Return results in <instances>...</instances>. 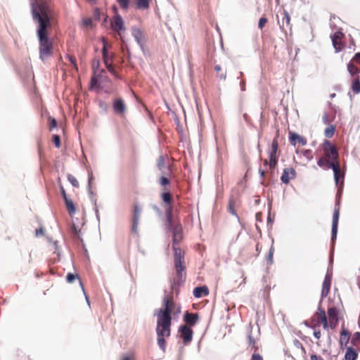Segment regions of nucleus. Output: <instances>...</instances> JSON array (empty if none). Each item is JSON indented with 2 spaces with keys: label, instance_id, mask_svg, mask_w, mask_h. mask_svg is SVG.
<instances>
[{
  "label": "nucleus",
  "instance_id": "52",
  "mask_svg": "<svg viewBox=\"0 0 360 360\" xmlns=\"http://www.w3.org/2000/svg\"><path fill=\"white\" fill-rule=\"evenodd\" d=\"M333 146V144H332L330 141L328 139H324L322 143L323 153H326V151L328 152V149L330 148Z\"/></svg>",
  "mask_w": 360,
  "mask_h": 360
},
{
  "label": "nucleus",
  "instance_id": "62",
  "mask_svg": "<svg viewBox=\"0 0 360 360\" xmlns=\"http://www.w3.org/2000/svg\"><path fill=\"white\" fill-rule=\"evenodd\" d=\"M101 43L103 44L102 49H105L106 51H108L109 49L111 48V45L108 44V41L105 37H103L101 39Z\"/></svg>",
  "mask_w": 360,
  "mask_h": 360
},
{
  "label": "nucleus",
  "instance_id": "30",
  "mask_svg": "<svg viewBox=\"0 0 360 360\" xmlns=\"http://www.w3.org/2000/svg\"><path fill=\"white\" fill-rule=\"evenodd\" d=\"M328 319L339 321L338 310L335 307H329L327 310Z\"/></svg>",
  "mask_w": 360,
  "mask_h": 360
},
{
  "label": "nucleus",
  "instance_id": "7",
  "mask_svg": "<svg viewBox=\"0 0 360 360\" xmlns=\"http://www.w3.org/2000/svg\"><path fill=\"white\" fill-rule=\"evenodd\" d=\"M172 302V299L168 295H165L164 297L162 302V307L156 309L154 312V316L166 318H172V309L171 306Z\"/></svg>",
  "mask_w": 360,
  "mask_h": 360
},
{
  "label": "nucleus",
  "instance_id": "19",
  "mask_svg": "<svg viewBox=\"0 0 360 360\" xmlns=\"http://www.w3.org/2000/svg\"><path fill=\"white\" fill-rule=\"evenodd\" d=\"M102 82V75L94 73V75L91 78L89 84V89H100L101 88Z\"/></svg>",
  "mask_w": 360,
  "mask_h": 360
},
{
  "label": "nucleus",
  "instance_id": "49",
  "mask_svg": "<svg viewBox=\"0 0 360 360\" xmlns=\"http://www.w3.org/2000/svg\"><path fill=\"white\" fill-rule=\"evenodd\" d=\"M68 179L73 187L78 188L79 182L77 179L72 174H68Z\"/></svg>",
  "mask_w": 360,
  "mask_h": 360
},
{
  "label": "nucleus",
  "instance_id": "16",
  "mask_svg": "<svg viewBox=\"0 0 360 360\" xmlns=\"http://www.w3.org/2000/svg\"><path fill=\"white\" fill-rule=\"evenodd\" d=\"M278 136L279 134L278 133L276 137L272 140L271 146L267 150L269 160L278 159V155H277L278 152Z\"/></svg>",
  "mask_w": 360,
  "mask_h": 360
},
{
  "label": "nucleus",
  "instance_id": "60",
  "mask_svg": "<svg viewBox=\"0 0 360 360\" xmlns=\"http://www.w3.org/2000/svg\"><path fill=\"white\" fill-rule=\"evenodd\" d=\"M112 75L117 79H122V76L116 71L115 66L112 68V70H108Z\"/></svg>",
  "mask_w": 360,
  "mask_h": 360
},
{
  "label": "nucleus",
  "instance_id": "22",
  "mask_svg": "<svg viewBox=\"0 0 360 360\" xmlns=\"http://www.w3.org/2000/svg\"><path fill=\"white\" fill-rule=\"evenodd\" d=\"M344 360H356L358 358V352L353 346L346 347Z\"/></svg>",
  "mask_w": 360,
  "mask_h": 360
},
{
  "label": "nucleus",
  "instance_id": "11",
  "mask_svg": "<svg viewBox=\"0 0 360 360\" xmlns=\"http://www.w3.org/2000/svg\"><path fill=\"white\" fill-rule=\"evenodd\" d=\"M351 338V334L349 330L345 327V325L342 324L341 327L340 331V337L339 340L340 347L342 350H344L346 347H347V344L349 342Z\"/></svg>",
  "mask_w": 360,
  "mask_h": 360
},
{
  "label": "nucleus",
  "instance_id": "12",
  "mask_svg": "<svg viewBox=\"0 0 360 360\" xmlns=\"http://www.w3.org/2000/svg\"><path fill=\"white\" fill-rule=\"evenodd\" d=\"M110 27L115 32H123L125 30L124 20L119 13H116L113 16V21L110 22Z\"/></svg>",
  "mask_w": 360,
  "mask_h": 360
},
{
  "label": "nucleus",
  "instance_id": "59",
  "mask_svg": "<svg viewBox=\"0 0 360 360\" xmlns=\"http://www.w3.org/2000/svg\"><path fill=\"white\" fill-rule=\"evenodd\" d=\"M67 58L68 59L69 62L71 63V65L75 68H77V64L76 58L72 56V55H67Z\"/></svg>",
  "mask_w": 360,
  "mask_h": 360
},
{
  "label": "nucleus",
  "instance_id": "38",
  "mask_svg": "<svg viewBox=\"0 0 360 360\" xmlns=\"http://www.w3.org/2000/svg\"><path fill=\"white\" fill-rule=\"evenodd\" d=\"M71 233L75 239L80 240V238H82L81 229L75 224H72L71 226Z\"/></svg>",
  "mask_w": 360,
  "mask_h": 360
},
{
  "label": "nucleus",
  "instance_id": "10",
  "mask_svg": "<svg viewBox=\"0 0 360 360\" xmlns=\"http://www.w3.org/2000/svg\"><path fill=\"white\" fill-rule=\"evenodd\" d=\"M101 54L105 68L107 70H112V68L115 66L113 61L115 58V53H110L109 51H106L105 49H102Z\"/></svg>",
  "mask_w": 360,
  "mask_h": 360
},
{
  "label": "nucleus",
  "instance_id": "42",
  "mask_svg": "<svg viewBox=\"0 0 360 360\" xmlns=\"http://www.w3.org/2000/svg\"><path fill=\"white\" fill-rule=\"evenodd\" d=\"M141 210V207L139 205L136 204L134 206V213H133L132 221H139Z\"/></svg>",
  "mask_w": 360,
  "mask_h": 360
},
{
  "label": "nucleus",
  "instance_id": "36",
  "mask_svg": "<svg viewBox=\"0 0 360 360\" xmlns=\"http://www.w3.org/2000/svg\"><path fill=\"white\" fill-rule=\"evenodd\" d=\"M335 125L334 124H330L328 127H327L324 130V135L327 138H332L335 132Z\"/></svg>",
  "mask_w": 360,
  "mask_h": 360
},
{
  "label": "nucleus",
  "instance_id": "2",
  "mask_svg": "<svg viewBox=\"0 0 360 360\" xmlns=\"http://www.w3.org/2000/svg\"><path fill=\"white\" fill-rule=\"evenodd\" d=\"M338 150L333 145L328 151L324 153V157H321L317 160V165L324 170L332 169L335 184L339 183L340 178L342 177L341 172H346V169H341L338 162Z\"/></svg>",
  "mask_w": 360,
  "mask_h": 360
},
{
  "label": "nucleus",
  "instance_id": "37",
  "mask_svg": "<svg viewBox=\"0 0 360 360\" xmlns=\"http://www.w3.org/2000/svg\"><path fill=\"white\" fill-rule=\"evenodd\" d=\"M272 207V200L268 202V216L266 219V226H271L274 221V217L271 215V210Z\"/></svg>",
  "mask_w": 360,
  "mask_h": 360
},
{
  "label": "nucleus",
  "instance_id": "9",
  "mask_svg": "<svg viewBox=\"0 0 360 360\" xmlns=\"http://www.w3.org/2000/svg\"><path fill=\"white\" fill-rule=\"evenodd\" d=\"M178 332L182 339L184 345H188L193 340V330L187 325H181L179 327Z\"/></svg>",
  "mask_w": 360,
  "mask_h": 360
},
{
  "label": "nucleus",
  "instance_id": "26",
  "mask_svg": "<svg viewBox=\"0 0 360 360\" xmlns=\"http://www.w3.org/2000/svg\"><path fill=\"white\" fill-rule=\"evenodd\" d=\"M77 279L79 281V285L82 288V292H84V288L83 283H82L80 278L79 277V276L77 274L69 272L66 275V281L68 283H72Z\"/></svg>",
  "mask_w": 360,
  "mask_h": 360
},
{
  "label": "nucleus",
  "instance_id": "55",
  "mask_svg": "<svg viewBox=\"0 0 360 360\" xmlns=\"http://www.w3.org/2000/svg\"><path fill=\"white\" fill-rule=\"evenodd\" d=\"M312 150L311 149H304L302 150V155L305 157L307 160L310 161L313 159V156L311 155Z\"/></svg>",
  "mask_w": 360,
  "mask_h": 360
},
{
  "label": "nucleus",
  "instance_id": "27",
  "mask_svg": "<svg viewBox=\"0 0 360 360\" xmlns=\"http://www.w3.org/2000/svg\"><path fill=\"white\" fill-rule=\"evenodd\" d=\"M354 63L351 60L347 64V69L351 77L357 76L360 73V68L356 67Z\"/></svg>",
  "mask_w": 360,
  "mask_h": 360
},
{
  "label": "nucleus",
  "instance_id": "43",
  "mask_svg": "<svg viewBox=\"0 0 360 360\" xmlns=\"http://www.w3.org/2000/svg\"><path fill=\"white\" fill-rule=\"evenodd\" d=\"M158 183L161 186L166 187L170 185L171 181L167 176L162 175L159 179Z\"/></svg>",
  "mask_w": 360,
  "mask_h": 360
},
{
  "label": "nucleus",
  "instance_id": "21",
  "mask_svg": "<svg viewBox=\"0 0 360 360\" xmlns=\"http://www.w3.org/2000/svg\"><path fill=\"white\" fill-rule=\"evenodd\" d=\"M193 295L195 298H200L209 295V289L206 285H200L194 288Z\"/></svg>",
  "mask_w": 360,
  "mask_h": 360
},
{
  "label": "nucleus",
  "instance_id": "5",
  "mask_svg": "<svg viewBox=\"0 0 360 360\" xmlns=\"http://www.w3.org/2000/svg\"><path fill=\"white\" fill-rule=\"evenodd\" d=\"M160 198L162 201L166 205L164 221L169 222V220L175 219L173 214V206L172 205V197L171 193L166 188H164V191L161 193Z\"/></svg>",
  "mask_w": 360,
  "mask_h": 360
},
{
  "label": "nucleus",
  "instance_id": "63",
  "mask_svg": "<svg viewBox=\"0 0 360 360\" xmlns=\"http://www.w3.org/2000/svg\"><path fill=\"white\" fill-rule=\"evenodd\" d=\"M332 274L327 272L325 275L323 283L331 285Z\"/></svg>",
  "mask_w": 360,
  "mask_h": 360
},
{
  "label": "nucleus",
  "instance_id": "53",
  "mask_svg": "<svg viewBox=\"0 0 360 360\" xmlns=\"http://www.w3.org/2000/svg\"><path fill=\"white\" fill-rule=\"evenodd\" d=\"M358 341H360V332H355L354 334H353V336H352V340H351V343L352 345V346H356V342Z\"/></svg>",
  "mask_w": 360,
  "mask_h": 360
},
{
  "label": "nucleus",
  "instance_id": "6",
  "mask_svg": "<svg viewBox=\"0 0 360 360\" xmlns=\"http://www.w3.org/2000/svg\"><path fill=\"white\" fill-rule=\"evenodd\" d=\"M260 335V328L257 323L252 325L251 323L249 324L247 329V338L248 340V346L257 350L258 347L256 345V340Z\"/></svg>",
  "mask_w": 360,
  "mask_h": 360
},
{
  "label": "nucleus",
  "instance_id": "29",
  "mask_svg": "<svg viewBox=\"0 0 360 360\" xmlns=\"http://www.w3.org/2000/svg\"><path fill=\"white\" fill-rule=\"evenodd\" d=\"M64 203L65 205L66 209L70 215V217H72L73 214L76 212V206L74 203V202L71 199H68L65 201H64Z\"/></svg>",
  "mask_w": 360,
  "mask_h": 360
},
{
  "label": "nucleus",
  "instance_id": "4",
  "mask_svg": "<svg viewBox=\"0 0 360 360\" xmlns=\"http://www.w3.org/2000/svg\"><path fill=\"white\" fill-rule=\"evenodd\" d=\"M157 326L155 329L157 336H170L172 318L161 316H157Z\"/></svg>",
  "mask_w": 360,
  "mask_h": 360
},
{
  "label": "nucleus",
  "instance_id": "44",
  "mask_svg": "<svg viewBox=\"0 0 360 360\" xmlns=\"http://www.w3.org/2000/svg\"><path fill=\"white\" fill-rule=\"evenodd\" d=\"M338 226H332L331 227V245H334V243L337 239L338 236Z\"/></svg>",
  "mask_w": 360,
  "mask_h": 360
},
{
  "label": "nucleus",
  "instance_id": "28",
  "mask_svg": "<svg viewBox=\"0 0 360 360\" xmlns=\"http://www.w3.org/2000/svg\"><path fill=\"white\" fill-rule=\"evenodd\" d=\"M350 89L354 95L360 94V78L359 76L352 80Z\"/></svg>",
  "mask_w": 360,
  "mask_h": 360
},
{
  "label": "nucleus",
  "instance_id": "20",
  "mask_svg": "<svg viewBox=\"0 0 360 360\" xmlns=\"http://www.w3.org/2000/svg\"><path fill=\"white\" fill-rule=\"evenodd\" d=\"M131 34L134 38V40L140 46L141 49L144 52V44L142 42L143 32L141 29L138 27H133L131 30Z\"/></svg>",
  "mask_w": 360,
  "mask_h": 360
},
{
  "label": "nucleus",
  "instance_id": "45",
  "mask_svg": "<svg viewBox=\"0 0 360 360\" xmlns=\"http://www.w3.org/2000/svg\"><path fill=\"white\" fill-rule=\"evenodd\" d=\"M52 141L56 148H59L61 146L60 136L58 134H53Z\"/></svg>",
  "mask_w": 360,
  "mask_h": 360
},
{
  "label": "nucleus",
  "instance_id": "54",
  "mask_svg": "<svg viewBox=\"0 0 360 360\" xmlns=\"http://www.w3.org/2000/svg\"><path fill=\"white\" fill-rule=\"evenodd\" d=\"M99 67H100V60L98 58H95L93 60V63H92L93 72L96 73L97 71L99 70Z\"/></svg>",
  "mask_w": 360,
  "mask_h": 360
},
{
  "label": "nucleus",
  "instance_id": "13",
  "mask_svg": "<svg viewBox=\"0 0 360 360\" xmlns=\"http://www.w3.org/2000/svg\"><path fill=\"white\" fill-rule=\"evenodd\" d=\"M288 139L292 146H295L297 143L304 146L307 143V139L304 136L295 131H289Z\"/></svg>",
  "mask_w": 360,
  "mask_h": 360
},
{
  "label": "nucleus",
  "instance_id": "35",
  "mask_svg": "<svg viewBox=\"0 0 360 360\" xmlns=\"http://www.w3.org/2000/svg\"><path fill=\"white\" fill-rule=\"evenodd\" d=\"M278 159H273V160H264V166L269 167V170H275L278 165Z\"/></svg>",
  "mask_w": 360,
  "mask_h": 360
},
{
  "label": "nucleus",
  "instance_id": "56",
  "mask_svg": "<svg viewBox=\"0 0 360 360\" xmlns=\"http://www.w3.org/2000/svg\"><path fill=\"white\" fill-rule=\"evenodd\" d=\"M82 23L84 26L88 27H93L94 26L93 20L91 18H83Z\"/></svg>",
  "mask_w": 360,
  "mask_h": 360
},
{
  "label": "nucleus",
  "instance_id": "23",
  "mask_svg": "<svg viewBox=\"0 0 360 360\" xmlns=\"http://www.w3.org/2000/svg\"><path fill=\"white\" fill-rule=\"evenodd\" d=\"M345 173H346L345 171H343V172H341V174L343 176H342V177L340 178L338 184L337 185L335 184V186L338 187L336 196H335V201L338 200H340V198L342 197V192H343V188H344V181H345Z\"/></svg>",
  "mask_w": 360,
  "mask_h": 360
},
{
  "label": "nucleus",
  "instance_id": "3",
  "mask_svg": "<svg viewBox=\"0 0 360 360\" xmlns=\"http://www.w3.org/2000/svg\"><path fill=\"white\" fill-rule=\"evenodd\" d=\"M165 229L167 233H171L172 234V249L179 248L178 247L179 243L182 239V226L181 223L177 219H172L164 221Z\"/></svg>",
  "mask_w": 360,
  "mask_h": 360
},
{
  "label": "nucleus",
  "instance_id": "61",
  "mask_svg": "<svg viewBox=\"0 0 360 360\" xmlns=\"http://www.w3.org/2000/svg\"><path fill=\"white\" fill-rule=\"evenodd\" d=\"M50 124H49V129L50 130H53V129H56L58 126L57 121L53 117H49Z\"/></svg>",
  "mask_w": 360,
  "mask_h": 360
},
{
  "label": "nucleus",
  "instance_id": "8",
  "mask_svg": "<svg viewBox=\"0 0 360 360\" xmlns=\"http://www.w3.org/2000/svg\"><path fill=\"white\" fill-rule=\"evenodd\" d=\"M176 269V278L171 281V289L176 293L179 292V288L186 281V266L177 267Z\"/></svg>",
  "mask_w": 360,
  "mask_h": 360
},
{
  "label": "nucleus",
  "instance_id": "48",
  "mask_svg": "<svg viewBox=\"0 0 360 360\" xmlns=\"http://www.w3.org/2000/svg\"><path fill=\"white\" fill-rule=\"evenodd\" d=\"M90 200H91V202L94 204V205L95 206L94 212L96 214V219L99 224L100 223V216H99L98 209L97 207V200H96V198H91V199H90Z\"/></svg>",
  "mask_w": 360,
  "mask_h": 360
},
{
  "label": "nucleus",
  "instance_id": "1",
  "mask_svg": "<svg viewBox=\"0 0 360 360\" xmlns=\"http://www.w3.org/2000/svg\"><path fill=\"white\" fill-rule=\"evenodd\" d=\"M31 13L37 23V37L39 41V58L44 62L53 54V44L47 29L51 26V10L45 0H30Z\"/></svg>",
  "mask_w": 360,
  "mask_h": 360
},
{
  "label": "nucleus",
  "instance_id": "50",
  "mask_svg": "<svg viewBox=\"0 0 360 360\" xmlns=\"http://www.w3.org/2000/svg\"><path fill=\"white\" fill-rule=\"evenodd\" d=\"M157 167L158 169L161 170L165 167V158L163 155L159 156L158 160H157Z\"/></svg>",
  "mask_w": 360,
  "mask_h": 360
},
{
  "label": "nucleus",
  "instance_id": "24",
  "mask_svg": "<svg viewBox=\"0 0 360 360\" xmlns=\"http://www.w3.org/2000/svg\"><path fill=\"white\" fill-rule=\"evenodd\" d=\"M340 217V200H336L333 214L332 226H338Z\"/></svg>",
  "mask_w": 360,
  "mask_h": 360
},
{
  "label": "nucleus",
  "instance_id": "34",
  "mask_svg": "<svg viewBox=\"0 0 360 360\" xmlns=\"http://www.w3.org/2000/svg\"><path fill=\"white\" fill-rule=\"evenodd\" d=\"M151 0H136V6L138 9L145 10L150 7Z\"/></svg>",
  "mask_w": 360,
  "mask_h": 360
},
{
  "label": "nucleus",
  "instance_id": "31",
  "mask_svg": "<svg viewBox=\"0 0 360 360\" xmlns=\"http://www.w3.org/2000/svg\"><path fill=\"white\" fill-rule=\"evenodd\" d=\"M243 72L239 71L238 75H236V79L239 81V86L241 91H246V81L244 78H243Z\"/></svg>",
  "mask_w": 360,
  "mask_h": 360
},
{
  "label": "nucleus",
  "instance_id": "46",
  "mask_svg": "<svg viewBox=\"0 0 360 360\" xmlns=\"http://www.w3.org/2000/svg\"><path fill=\"white\" fill-rule=\"evenodd\" d=\"M229 210L231 214L236 216L238 219H239V217L237 214V212L235 210V203H234L233 200H232L231 199L229 200Z\"/></svg>",
  "mask_w": 360,
  "mask_h": 360
},
{
  "label": "nucleus",
  "instance_id": "25",
  "mask_svg": "<svg viewBox=\"0 0 360 360\" xmlns=\"http://www.w3.org/2000/svg\"><path fill=\"white\" fill-rule=\"evenodd\" d=\"M321 300L319 301V304L317 309V311L315 315L319 316V321L317 323V326L321 325V323L328 320L325 310L321 306Z\"/></svg>",
  "mask_w": 360,
  "mask_h": 360
},
{
  "label": "nucleus",
  "instance_id": "51",
  "mask_svg": "<svg viewBox=\"0 0 360 360\" xmlns=\"http://www.w3.org/2000/svg\"><path fill=\"white\" fill-rule=\"evenodd\" d=\"M344 37V33L339 30L334 32L333 34L330 35V39L333 38L334 39L341 41V39Z\"/></svg>",
  "mask_w": 360,
  "mask_h": 360
},
{
  "label": "nucleus",
  "instance_id": "14",
  "mask_svg": "<svg viewBox=\"0 0 360 360\" xmlns=\"http://www.w3.org/2000/svg\"><path fill=\"white\" fill-rule=\"evenodd\" d=\"M200 316L198 313H192L189 311H186L183 315V321L188 324V327L194 326L199 321Z\"/></svg>",
  "mask_w": 360,
  "mask_h": 360
},
{
  "label": "nucleus",
  "instance_id": "41",
  "mask_svg": "<svg viewBox=\"0 0 360 360\" xmlns=\"http://www.w3.org/2000/svg\"><path fill=\"white\" fill-rule=\"evenodd\" d=\"M330 285H329V284H325V283H322V288H321V300L322 301V300L325 297H326L330 292Z\"/></svg>",
  "mask_w": 360,
  "mask_h": 360
},
{
  "label": "nucleus",
  "instance_id": "58",
  "mask_svg": "<svg viewBox=\"0 0 360 360\" xmlns=\"http://www.w3.org/2000/svg\"><path fill=\"white\" fill-rule=\"evenodd\" d=\"M34 233H35V237H37V238H39L40 236H44V233H45V231H44V227L43 226H40L39 228L36 229L35 231H34Z\"/></svg>",
  "mask_w": 360,
  "mask_h": 360
},
{
  "label": "nucleus",
  "instance_id": "18",
  "mask_svg": "<svg viewBox=\"0 0 360 360\" xmlns=\"http://www.w3.org/2000/svg\"><path fill=\"white\" fill-rule=\"evenodd\" d=\"M112 108L116 114H124L126 110V105L122 98L115 99L112 103Z\"/></svg>",
  "mask_w": 360,
  "mask_h": 360
},
{
  "label": "nucleus",
  "instance_id": "33",
  "mask_svg": "<svg viewBox=\"0 0 360 360\" xmlns=\"http://www.w3.org/2000/svg\"><path fill=\"white\" fill-rule=\"evenodd\" d=\"M94 180V176L92 173H89L88 174V184H87V189H88V193L89 195V198L91 199V198H95V193L92 191V181Z\"/></svg>",
  "mask_w": 360,
  "mask_h": 360
},
{
  "label": "nucleus",
  "instance_id": "47",
  "mask_svg": "<svg viewBox=\"0 0 360 360\" xmlns=\"http://www.w3.org/2000/svg\"><path fill=\"white\" fill-rule=\"evenodd\" d=\"M123 10H127L129 7L130 0H116Z\"/></svg>",
  "mask_w": 360,
  "mask_h": 360
},
{
  "label": "nucleus",
  "instance_id": "57",
  "mask_svg": "<svg viewBox=\"0 0 360 360\" xmlns=\"http://www.w3.org/2000/svg\"><path fill=\"white\" fill-rule=\"evenodd\" d=\"M267 18L264 16L261 17L258 22V28L262 30L265 26V24L267 22Z\"/></svg>",
  "mask_w": 360,
  "mask_h": 360
},
{
  "label": "nucleus",
  "instance_id": "39",
  "mask_svg": "<svg viewBox=\"0 0 360 360\" xmlns=\"http://www.w3.org/2000/svg\"><path fill=\"white\" fill-rule=\"evenodd\" d=\"M165 338H166L165 336H157L158 345L160 349L163 352H165V351H166L167 342H166Z\"/></svg>",
  "mask_w": 360,
  "mask_h": 360
},
{
  "label": "nucleus",
  "instance_id": "17",
  "mask_svg": "<svg viewBox=\"0 0 360 360\" xmlns=\"http://www.w3.org/2000/svg\"><path fill=\"white\" fill-rule=\"evenodd\" d=\"M184 261V253L181 248H174V268L186 266Z\"/></svg>",
  "mask_w": 360,
  "mask_h": 360
},
{
  "label": "nucleus",
  "instance_id": "40",
  "mask_svg": "<svg viewBox=\"0 0 360 360\" xmlns=\"http://www.w3.org/2000/svg\"><path fill=\"white\" fill-rule=\"evenodd\" d=\"M331 41H332L333 46L335 50V53H339V52L342 51V50L344 48V45L341 41H338V40H336V39H334L333 38H332Z\"/></svg>",
  "mask_w": 360,
  "mask_h": 360
},
{
  "label": "nucleus",
  "instance_id": "64",
  "mask_svg": "<svg viewBox=\"0 0 360 360\" xmlns=\"http://www.w3.org/2000/svg\"><path fill=\"white\" fill-rule=\"evenodd\" d=\"M352 61L360 65V52H357L354 55Z\"/></svg>",
  "mask_w": 360,
  "mask_h": 360
},
{
  "label": "nucleus",
  "instance_id": "15",
  "mask_svg": "<svg viewBox=\"0 0 360 360\" xmlns=\"http://www.w3.org/2000/svg\"><path fill=\"white\" fill-rule=\"evenodd\" d=\"M297 173L294 168L286 167L283 169V174L281 176V181L283 184L287 185L290 183L291 179L296 177Z\"/></svg>",
  "mask_w": 360,
  "mask_h": 360
},
{
  "label": "nucleus",
  "instance_id": "32",
  "mask_svg": "<svg viewBox=\"0 0 360 360\" xmlns=\"http://www.w3.org/2000/svg\"><path fill=\"white\" fill-rule=\"evenodd\" d=\"M274 238H271V245L269 248V252L266 257V263L269 265H271L274 262V260H273V256H274Z\"/></svg>",
  "mask_w": 360,
  "mask_h": 360
}]
</instances>
